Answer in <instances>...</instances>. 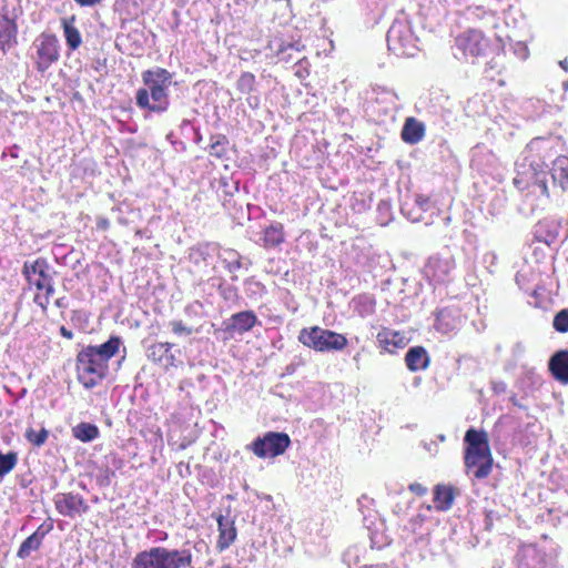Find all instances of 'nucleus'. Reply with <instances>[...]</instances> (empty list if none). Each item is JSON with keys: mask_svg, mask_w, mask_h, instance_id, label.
Masks as SVG:
<instances>
[{"mask_svg": "<svg viewBox=\"0 0 568 568\" xmlns=\"http://www.w3.org/2000/svg\"><path fill=\"white\" fill-rule=\"evenodd\" d=\"M72 436L81 443H91L99 438L100 429L95 424L81 422L71 428Z\"/></svg>", "mask_w": 568, "mask_h": 568, "instance_id": "obj_26", "label": "nucleus"}, {"mask_svg": "<svg viewBox=\"0 0 568 568\" xmlns=\"http://www.w3.org/2000/svg\"><path fill=\"white\" fill-rule=\"evenodd\" d=\"M454 270L455 260L450 255H435L428 258L424 267V274L429 280L444 283L449 278Z\"/></svg>", "mask_w": 568, "mask_h": 568, "instance_id": "obj_12", "label": "nucleus"}, {"mask_svg": "<svg viewBox=\"0 0 568 568\" xmlns=\"http://www.w3.org/2000/svg\"><path fill=\"white\" fill-rule=\"evenodd\" d=\"M297 338L304 346L320 353L341 352L348 344L345 335L320 326L302 328Z\"/></svg>", "mask_w": 568, "mask_h": 568, "instance_id": "obj_5", "label": "nucleus"}, {"mask_svg": "<svg viewBox=\"0 0 568 568\" xmlns=\"http://www.w3.org/2000/svg\"><path fill=\"white\" fill-rule=\"evenodd\" d=\"M291 445V438L283 432H267L257 436L248 446L258 458H274L285 453Z\"/></svg>", "mask_w": 568, "mask_h": 568, "instance_id": "obj_8", "label": "nucleus"}, {"mask_svg": "<svg viewBox=\"0 0 568 568\" xmlns=\"http://www.w3.org/2000/svg\"><path fill=\"white\" fill-rule=\"evenodd\" d=\"M122 344L120 336L112 335L110 338L101 345H89L85 348L100 358L108 365L110 358H112L118 352Z\"/></svg>", "mask_w": 568, "mask_h": 568, "instance_id": "obj_17", "label": "nucleus"}, {"mask_svg": "<svg viewBox=\"0 0 568 568\" xmlns=\"http://www.w3.org/2000/svg\"><path fill=\"white\" fill-rule=\"evenodd\" d=\"M460 325L459 311L456 307H444L436 314L434 327L443 334L458 329Z\"/></svg>", "mask_w": 568, "mask_h": 568, "instance_id": "obj_13", "label": "nucleus"}, {"mask_svg": "<svg viewBox=\"0 0 568 568\" xmlns=\"http://www.w3.org/2000/svg\"><path fill=\"white\" fill-rule=\"evenodd\" d=\"M115 476V471L109 466L102 467L97 476V481L100 486L105 487L111 484L112 477Z\"/></svg>", "mask_w": 568, "mask_h": 568, "instance_id": "obj_38", "label": "nucleus"}, {"mask_svg": "<svg viewBox=\"0 0 568 568\" xmlns=\"http://www.w3.org/2000/svg\"><path fill=\"white\" fill-rule=\"evenodd\" d=\"M513 51H514V54L520 59V60H526L529 55V51H528V48L527 45L524 43V42H516L515 44H513Z\"/></svg>", "mask_w": 568, "mask_h": 568, "instance_id": "obj_42", "label": "nucleus"}, {"mask_svg": "<svg viewBox=\"0 0 568 568\" xmlns=\"http://www.w3.org/2000/svg\"><path fill=\"white\" fill-rule=\"evenodd\" d=\"M246 101H247V104L251 106V108H257L258 104H260V99L255 95H248L246 98Z\"/></svg>", "mask_w": 568, "mask_h": 568, "instance_id": "obj_55", "label": "nucleus"}, {"mask_svg": "<svg viewBox=\"0 0 568 568\" xmlns=\"http://www.w3.org/2000/svg\"><path fill=\"white\" fill-rule=\"evenodd\" d=\"M51 529V526L43 530V525H41L33 534H37V535H41V540L44 538V536L49 532V530Z\"/></svg>", "mask_w": 568, "mask_h": 568, "instance_id": "obj_58", "label": "nucleus"}, {"mask_svg": "<svg viewBox=\"0 0 568 568\" xmlns=\"http://www.w3.org/2000/svg\"><path fill=\"white\" fill-rule=\"evenodd\" d=\"M243 262H244V266H243V267H244L245 270H248V268H250V266L252 265L251 260H248V258H246V257H243Z\"/></svg>", "mask_w": 568, "mask_h": 568, "instance_id": "obj_60", "label": "nucleus"}, {"mask_svg": "<svg viewBox=\"0 0 568 568\" xmlns=\"http://www.w3.org/2000/svg\"><path fill=\"white\" fill-rule=\"evenodd\" d=\"M559 65L562 70H565L566 72H568V62L566 59L559 61Z\"/></svg>", "mask_w": 568, "mask_h": 568, "instance_id": "obj_59", "label": "nucleus"}, {"mask_svg": "<svg viewBox=\"0 0 568 568\" xmlns=\"http://www.w3.org/2000/svg\"><path fill=\"white\" fill-rule=\"evenodd\" d=\"M262 245L265 248H271L284 242L283 225L280 222H274L264 229L261 237Z\"/></svg>", "mask_w": 568, "mask_h": 568, "instance_id": "obj_25", "label": "nucleus"}, {"mask_svg": "<svg viewBox=\"0 0 568 568\" xmlns=\"http://www.w3.org/2000/svg\"><path fill=\"white\" fill-rule=\"evenodd\" d=\"M400 212L412 222H420L424 220L423 212L418 211L415 204L409 209L408 203H404L400 207Z\"/></svg>", "mask_w": 568, "mask_h": 568, "instance_id": "obj_37", "label": "nucleus"}, {"mask_svg": "<svg viewBox=\"0 0 568 568\" xmlns=\"http://www.w3.org/2000/svg\"><path fill=\"white\" fill-rule=\"evenodd\" d=\"M287 374H293L295 372V366L293 364H290L286 366Z\"/></svg>", "mask_w": 568, "mask_h": 568, "instance_id": "obj_61", "label": "nucleus"}, {"mask_svg": "<svg viewBox=\"0 0 568 568\" xmlns=\"http://www.w3.org/2000/svg\"><path fill=\"white\" fill-rule=\"evenodd\" d=\"M470 14L471 16H476L478 18H480L481 16H485V14H488L490 18H494V16L491 13H488L486 11H484L481 8L477 7L475 9H471L470 10Z\"/></svg>", "mask_w": 568, "mask_h": 568, "instance_id": "obj_54", "label": "nucleus"}, {"mask_svg": "<svg viewBox=\"0 0 568 568\" xmlns=\"http://www.w3.org/2000/svg\"><path fill=\"white\" fill-rule=\"evenodd\" d=\"M97 226H98V229L105 231L109 229L110 222L105 217H99L97 221Z\"/></svg>", "mask_w": 568, "mask_h": 568, "instance_id": "obj_51", "label": "nucleus"}, {"mask_svg": "<svg viewBox=\"0 0 568 568\" xmlns=\"http://www.w3.org/2000/svg\"><path fill=\"white\" fill-rule=\"evenodd\" d=\"M464 442L466 445L464 462L467 471H473L477 479L488 477L493 468V456L487 433L471 427L466 432Z\"/></svg>", "mask_w": 568, "mask_h": 568, "instance_id": "obj_2", "label": "nucleus"}, {"mask_svg": "<svg viewBox=\"0 0 568 568\" xmlns=\"http://www.w3.org/2000/svg\"><path fill=\"white\" fill-rule=\"evenodd\" d=\"M257 322V316L253 311H242L230 317L225 323V331L243 334L251 331Z\"/></svg>", "mask_w": 568, "mask_h": 568, "instance_id": "obj_14", "label": "nucleus"}, {"mask_svg": "<svg viewBox=\"0 0 568 568\" xmlns=\"http://www.w3.org/2000/svg\"><path fill=\"white\" fill-rule=\"evenodd\" d=\"M54 304L58 308H62V310L68 308V306H69V302H68L67 297H64V296L57 298Z\"/></svg>", "mask_w": 568, "mask_h": 568, "instance_id": "obj_52", "label": "nucleus"}, {"mask_svg": "<svg viewBox=\"0 0 568 568\" xmlns=\"http://www.w3.org/2000/svg\"><path fill=\"white\" fill-rule=\"evenodd\" d=\"M18 463V454L16 452H8L2 454L0 452V477L9 474Z\"/></svg>", "mask_w": 568, "mask_h": 568, "instance_id": "obj_33", "label": "nucleus"}, {"mask_svg": "<svg viewBox=\"0 0 568 568\" xmlns=\"http://www.w3.org/2000/svg\"><path fill=\"white\" fill-rule=\"evenodd\" d=\"M499 53L497 57H494L489 62H487V68L490 70H498L499 69V62H498Z\"/></svg>", "mask_w": 568, "mask_h": 568, "instance_id": "obj_53", "label": "nucleus"}, {"mask_svg": "<svg viewBox=\"0 0 568 568\" xmlns=\"http://www.w3.org/2000/svg\"><path fill=\"white\" fill-rule=\"evenodd\" d=\"M422 445H423L424 449L433 456L438 453V445L435 440L422 442Z\"/></svg>", "mask_w": 568, "mask_h": 568, "instance_id": "obj_47", "label": "nucleus"}, {"mask_svg": "<svg viewBox=\"0 0 568 568\" xmlns=\"http://www.w3.org/2000/svg\"><path fill=\"white\" fill-rule=\"evenodd\" d=\"M24 436L32 445L40 447L48 439L49 432L43 427L38 432L33 428H28Z\"/></svg>", "mask_w": 568, "mask_h": 568, "instance_id": "obj_34", "label": "nucleus"}, {"mask_svg": "<svg viewBox=\"0 0 568 568\" xmlns=\"http://www.w3.org/2000/svg\"><path fill=\"white\" fill-rule=\"evenodd\" d=\"M219 539L217 548L222 551L227 549L236 538V528L234 521L220 515L217 518Z\"/></svg>", "mask_w": 568, "mask_h": 568, "instance_id": "obj_18", "label": "nucleus"}, {"mask_svg": "<svg viewBox=\"0 0 568 568\" xmlns=\"http://www.w3.org/2000/svg\"><path fill=\"white\" fill-rule=\"evenodd\" d=\"M229 139L223 134L211 138L209 153L216 159H224L227 153Z\"/></svg>", "mask_w": 568, "mask_h": 568, "instance_id": "obj_31", "label": "nucleus"}, {"mask_svg": "<svg viewBox=\"0 0 568 568\" xmlns=\"http://www.w3.org/2000/svg\"><path fill=\"white\" fill-rule=\"evenodd\" d=\"M387 48L396 57L412 58L418 51V38L413 31L408 17L400 12L393 21L386 36Z\"/></svg>", "mask_w": 568, "mask_h": 568, "instance_id": "obj_3", "label": "nucleus"}, {"mask_svg": "<svg viewBox=\"0 0 568 568\" xmlns=\"http://www.w3.org/2000/svg\"><path fill=\"white\" fill-rule=\"evenodd\" d=\"M143 88L135 93V104L150 113L163 114L170 108L169 89L173 82V73L156 67L142 72Z\"/></svg>", "mask_w": 568, "mask_h": 568, "instance_id": "obj_1", "label": "nucleus"}, {"mask_svg": "<svg viewBox=\"0 0 568 568\" xmlns=\"http://www.w3.org/2000/svg\"><path fill=\"white\" fill-rule=\"evenodd\" d=\"M41 546V535L31 534L20 545L17 557L20 559H27L32 551L38 550Z\"/></svg>", "mask_w": 568, "mask_h": 568, "instance_id": "obj_30", "label": "nucleus"}, {"mask_svg": "<svg viewBox=\"0 0 568 568\" xmlns=\"http://www.w3.org/2000/svg\"><path fill=\"white\" fill-rule=\"evenodd\" d=\"M256 79L251 72H243L236 81L237 90L243 94H251L255 91Z\"/></svg>", "mask_w": 568, "mask_h": 568, "instance_id": "obj_32", "label": "nucleus"}, {"mask_svg": "<svg viewBox=\"0 0 568 568\" xmlns=\"http://www.w3.org/2000/svg\"><path fill=\"white\" fill-rule=\"evenodd\" d=\"M33 302L39 305L44 312L47 311L48 308V305L50 303V300L49 298H45L44 296H40L39 294H37L33 298Z\"/></svg>", "mask_w": 568, "mask_h": 568, "instance_id": "obj_48", "label": "nucleus"}, {"mask_svg": "<svg viewBox=\"0 0 568 568\" xmlns=\"http://www.w3.org/2000/svg\"><path fill=\"white\" fill-rule=\"evenodd\" d=\"M50 271L48 260L38 257L34 261H26L21 273L29 285H33L38 291L44 290V297L50 300L54 294L53 276Z\"/></svg>", "mask_w": 568, "mask_h": 568, "instance_id": "obj_7", "label": "nucleus"}, {"mask_svg": "<svg viewBox=\"0 0 568 568\" xmlns=\"http://www.w3.org/2000/svg\"><path fill=\"white\" fill-rule=\"evenodd\" d=\"M287 50H295V51H300V48H298V44L297 43H287L285 45H281L280 49H278V54H285V52ZM284 60L286 61H291L293 60L294 58L292 57V54H288L287 57L286 55H283Z\"/></svg>", "mask_w": 568, "mask_h": 568, "instance_id": "obj_44", "label": "nucleus"}, {"mask_svg": "<svg viewBox=\"0 0 568 568\" xmlns=\"http://www.w3.org/2000/svg\"><path fill=\"white\" fill-rule=\"evenodd\" d=\"M170 326L172 328V332L178 336H189L193 333V328L184 325L182 321H172L170 323Z\"/></svg>", "mask_w": 568, "mask_h": 568, "instance_id": "obj_40", "label": "nucleus"}, {"mask_svg": "<svg viewBox=\"0 0 568 568\" xmlns=\"http://www.w3.org/2000/svg\"><path fill=\"white\" fill-rule=\"evenodd\" d=\"M190 123H191V121H190V120L184 119V120L182 121V123H181V126H182V128H184V126L189 125Z\"/></svg>", "mask_w": 568, "mask_h": 568, "instance_id": "obj_62", "label": "nucleus"}, {"mask_svg": "<svg viewBox=\"0 0 568 568\" xmlns=\"http://www.w3.org/2000/svg\"><path fill=\"white\" fill-rule=\"evenodd\" d=\"M551 179L555 183H558L562 190L568 189V158L558 156L552 162V168L549 171Z\"/></svg>", "mask_w": 568, "mask_h": 568, "instance_id": "obj_27", "label": "nucleus"}, {"mask_svg": "<svg viewBox=\"0 0 568 568\" xmlns=\"http://www.w3.org/2000/svg\"><path fill=\"white\" fill-rule=\"evenodd\" d=\"M60 334H61V336H63L64 338H68V339H72V338H73V333H72V331L68 329L65 326H61V327H60Z\"/></svg>", "mask_w": 568, "mask_h": 568, "instance_id": "obj_56", "label": "nucleus"}, {"mask_svg": "<svg viewBox=\"0 0 568 568\" xmlns=\"http://www.w3.org/2000/svg\"><path fill=\"white\" fill-rule=\"evenodd\" d=\"M108 372V365L94 356L85 347L77 355V375L84 388L91 389L102 381Z\"/></svg>", "mask_w": 568, "mask_h": 568, "instance_id": "obj_6", "label": "nucleus"}, {"mask_svg": "<svg viewBox=\"0 0 568 568\" xmlns=\"http://www.w3.org/2000/svg\"><path fill=\"white\" fill-rule=\"evenodd\" d=\"M455 48L464 58H479L487 55L490 42L484 33L476 29L467 30L455 39Z\"/></svg>", "mask_w": 568, "mask_h": 568, "instance_id": "obj_9", "label": "nucleus"}, {"mask_svg": "<svg viewBox=\"0 0 568 568\" xmlns=\"http://www.w3.org/2000/svg\"><path fill=\"white\" fill-rule=\"evenodd\" d=\"M415 205H416L417 210L422 211L423 213L427 212L428 210L432 209L430 199L427 197V196H423V195H417L416 196Z\"/></svg>", "mask_w": 568, "mask_h": 568, "instance_id": "obj_43", "label": "nucleus"}, {"mask_svg": "<svg viewBox=\"0 0 568 568\" xmlns=\"http://www.w3.org/2000/svg\"><path fill=\"white\" fill-rule=\"evenodd\" d=\"M191 562L192 555L189 550L153 547L139 552L132 568H180L190 566Z\"/></svg>", "mask_w": 568, "mask_h": 568, "instance_id": "obj_4", "label": "nucleus"}, {"mask_svg": "<svg viewBox=\"0 0 568 568\" xmlns=\"http://www.w3.org/2000/svg\"><path fill=\"white\" fill-rule=\"evenodd\" d=\"M217 245L213 243H204L199 244L197 246L193 247L190 253V258L195 263L199 264L201 262H206L209 257L212 256V254L217 250Z\"/></svg>", "mask_w": 568, "mask_h": 568, "instance_id": "obj_29", "label": "nucleus"}, {"mask_svg": "<svg viewBox=\"0 0 568 568\" xmlns=\"http://www.w3.org/2000/svg\"><path fill=\"white\" fill-rule=\"evenodd\" d=\"M37 70L45 72L60 58V44L55 34L41 33L34 42Z\"/></svg>", "mask_w": 568, "mask_h": 568, "instance_id": "obj_10", "label": "nucleus"}, {"mask_svg": "<svg viewBox=\"0 0 568 568\" xmlns=\"http://www.w3.org/2000/svg\"><path fill=\"white\" fill-rule=\"evenodd\" d=\"M57 511L69 518L87 514L90 509L84 498L74 493H59L53 498Z\"/></svg>", "mask_w": 568, "mask_h": 568, "instance_id": "obj_11", "label": "nucleus"}, {"mask_svg": "<svg viewBox=\"0 0 568 568\" xmlns=\"http://www.w3.org/2000/svg\"><path fill=\"white\" fill-rule=\"evenodd\" d=\"M219 258L223 263L224 268L232 274L231 281L236 282L239 277L235 272L244 266L243 256L233 248H226L219 253Z\"/></svg>", "mask_w": 568, "mask_h": 568, "instance_id": "obj_21", "label": "nucleus"}, {"mask_svg": "<svg viewBox=\"0 0 568 568\" xmlns=\"http://www.w3.org/2000/svg\"><path fill=\"white\" fill-rule=\"evenodd\" d=\"M425 132L426 128L423 122L414 116H408L403 124L400 138L405 143L414 145L424 139Z\"/></svg>", "mask_w": 568, "mask_h": 568, "instance_id": "obj_15", "label": "nucleus"}, {"mask_svg": "<svg viewBox=\"0 0 568 568\" xmlns=\"http://www.w3.org/2000/svg\"><path fill=\"white\" fill-rule=\"evenodd\" d=\"M17 32V24L13 20L3 18L0 21V50L6 52L16 43Z\"/></svg>", "mask_w": 568, "mask_h": 568, "instance_id": "obj_24", "label": "nucleus"}, {"mask_svg": "<svg viewBox=\"0 0 568 568\" xmlns=\"http://www.w3.org/2000/svg\"><path fill=\"white\" fill-rule=\"evenodd\" d=\"M435 508L439 511H446L452 508L454 503V491L450 487L437 485L434 489Z\"/></svg>", "mask_w": 568, "mask_h": 568, "instance_id": "obj_28", "label": "nucleus"}, {"mask_svg": "<svg viewBox=\"0 0 568 568\" xmlns=\"http://www.w3.org/2000/svg\"><path fill=\"white\" fill-rule=\"evenodd\" d=\"M507 389V385L505 382H494L493 383V390L496 393V394H501V393H505Z\"/></svg>", "mask_w": 568, "mask_h": 568, "instance_id": "obj_50", "label": "nucleus"}, {"mask_svg": "<svg viewBox=\"0 0 568 568\" xmlns=\"http://www.w3.org/2000/svg\"><path fill=\"white\" fill-rule=\"evenodd\" d=\"M173 344L171 343H154L148 348V357L154 363H163L173 365L175 357L171 353Z\"/></svg>", "mask_w": 568, "mask_h": 568, "instance_id": "obj_22", "label": "nucleus"}, {"mask_svg": "<svg viewBox=\"0 0 568 568\" xmlns=\"http://www.w3.org/2000/svg\"><path fill=\"white\" fill-rule=\"evenodd\" d=\"M408 489L417 496H424L427 493V488L419 483H412Z\"/></svg>", "mask_w": 568, "mask_h": 568, "instance_id": "obj_46", "label": "nucleus"}, {"mask_svg": "<svg viewBox=\"0 0 568 568\" xmlns=\"http://www.w3.org/2000/svg\"><path fill=\"white\" fill-rule=\"evenodd\" d=\"M209 283L212 287H216L220 296L227 303L236 304L240 300L236 286L227 283L223 277H211Z\"/></svg>", "mask_w": 568, "mask_h": 568, "instance_id": "obj_23", "label": "nucleus"}, {"mask_svg": "<svg viewBox=\"0 0 568 568\" xmlns=\"http://www.w3.org/2000/svg\"><path fill=\"white\" fill-rule=\"evenodd\" d=\"M429 361L428 353L423 346H413L408 348L405 355L406 366L412 372L426 369Z\"/></svg>", "mask_w": 568, "mask_h": 568, "instance_id": "obj_19", "label": "nucleus"}, {"mask_svg": "<svg viewBox=\"0 0 568 568\" xmlns=\"http://www.w3.org/2000/svg\"><path fill=\"white\" fill-rule=\"evenodd\" d=\"M549 172L540 170L535 173V184L538 185L540 192L545 195H548V185H547V174Z\"/></svg>", "mask_w": 568, "mask_h": 568, "instance_id": "obj_41", "label": "nucleus"}, {"mask_svg": "<svg viewBox=\"0 0 568 568\" xmlns=\"http://www.w3.org/2000/svg\"><path fill=\"white\" fill-rule=\"evenodd\" d=\"M77 18L75 16H71L68 18L61 19V26L63 29V36L65 39V43L68 48L72 51H75L80 48L82 43V36L79 29L75 27Z\"/></svg>", "mask_w": 568, "mask_h": 568, "instance_id": "obj_20", "label": "nucleus"}, {"mask_svg": "<svg viewBox=\"0 0 568 568\" xmlns=\"http://www.w3.org/2000/svg\"><path fill=\"white\" fill-rule=\"evenodd\" d=\"M244 283L252 287V292H256V290H262L264 287L260 282L254 281L253 277L246 278Z\"/></svg>", "mask_w": 568, "mask_h": 568, "instance_id": "obj_49", "label": "nucleus"}, {"mask_svg": "<svg viewBox=\"0 0 568 568\" xmlns=\"http://www.w3.org/2000/svg\"><path fill=\"white\" fill-rule=\"evenodd\" d=\"M378 341L384 345H393L395 347L404 346V338L397 332H384L378 334Z\"/></svg>", "mask_w": 568, "mask_h": 568, "instance_id": "obj_36", "label": "nucleus"}, {"mask_svg": "<svg viewBox=\"0 0 568 568\" xmlns=\"http://www.w3.org/2000/svg\"><path fill=\"white\" fill-rule=\"evenodd\" d=\"M438 439H439L440 442H445L446 437H445V435L440 434V435H438Z\"/></svg>", "mask_w": 568, "mask_h": 568, "instance_id": "obj_64", "label": "nucleus"}, {"mask_svg": "<svg viewBox=\"0 0 568 568\" xmlns=\"http://www.w3.org/2000/svg\"><path fill=\"white\" fill-rule=\"evenodd\" d=\"M552 327L558 333H568V307L562 308L555 314Z\"/></svg>", "mask_w": 568, "mask_h": 568, "instance_id": "obj_35", "label": "nucleus"}, {"mask_svg": "<svg viewBox=\"0 0 568 568\" xmlns=\"http://www.w3.org/2000/svg\"><path fill=\"white\" fill-rule=\"evenodd\" d=\"M483 263L489 273H495L498 264V255L490 251L483 255Z\"/></svg>", "mask_w": 568, "mask_h": 568, "instance_id": "obj_39", "label": "nucleus"}, {"mask_svg": "<svg viewBox=\"0 0 568 568\" xmlns=\"http://www.w3.org/2000/svg\"><path fill=\"white\" fill-rule=\"evenodd\" d=\"M511 402H513V404H514V405H516V406H520V405L518 404V400L516 399V397H515V396H514V397H511Z\"/></svg>", "mask_w": 568, "mask_h": 568, "instance_id": "obj_63", "label": "nucleus"}, {"mask_svg": "<svg viewBox=\"0 0 568 568\" xmlns=\"http://www.w3.org/2000/svg\"><path fill=\"white\" fill-rule=\"evenodd\" d=\"M548 368L555 379L568 384V351L560 349L551 355Z\"/></svg>", "mask_w": 568, "mask_h": 568, "instance_id": "obj_16", "label": "nucleus"}, {"mask_svg": "<svg viewBox=\"0 0 568 568\" xmlns=\"http://www.w3.org/2000/svg\"><path fill=\"white\" fill-rule=\"evenodd\" d=\"M81 8H97L103 4L105 0H73Z\"/></svg>", "mask_w": 568, "mask_h": 568, "instance_id": "obj_45", "label": "nucleus"}, {"mask_svg": "<svg viewBox=\"0 0 568 568\" xmlns=\"http://www.w3.org/2000/svg\"><path fill=\"white\" fill-rule=\"evenodd\" d=\"M390 210V204L387 201H381L378 203V211L379 212H388Z\"/></svg>", "mask_w": 568, "mask_h": 568, "instance_id": "obj_57", "label": "nucleus"}]
</instances>
